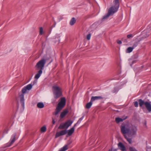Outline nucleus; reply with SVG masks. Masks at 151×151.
Wrapping results in <instances>:
<instances>
[{"label":"nucleus","instance_id":"nucleus-1","mask_svg":"<svg viewBox=\"0 0 151 151\" xmlns=\"http://www.w3.org/2000/svg\"><path fill=\"white\" fill-rule=\"evenodd\" d=\"M121 132L124 136L128 135V137H131L136 134L137 133V128L133 127L130 128V127L127 124L122 123L120 126Z\"/></svg>","mask_w":151,"mask_h":151},{"label":"nucleus","instance_id":"nucleus-2","mask_svg":"<svg viewBox=\"0 0 151 151\" xmlns=\"http://www.w3.org/2000/svg\"><path fill=\"white\" fill-rule=\"evenodd\" d=\"M46 63V60L43 58L38 61L35 66L36 70H39L35 75V78L38 79L42 73V70Z\"/></svg>","mask_w":151,"mask_h":151},{"label":"nucleus","instance_id":"nucleus-3","mask_svg":"<svg viewBox=\"0 0 151 151\" xmlns=\"http://www.w3.org/2000/svg\"><path fill=\"white\" fill-rule=\"evenodd\" d=\"M66 99L65 97L61 98L60 101L58 104L56 108L55 113H53V114L57 115L58 114L59 112L63 109L66 104Z\"/></svg>","mask_w":151,"mask_h":151},{"label":"nucleus","instance_id":"nucleus-4","mask_svg":"<svg viewBox=\"0 0 151 151\" xmlns=\"http://www.w3.org/2000/svg\"><path fill=\"white\" fill-rule=\"evenodd\" d=\"M52 90L55 99H57L63 96L61 88L59 86L56 85L53 86Z\"/></svg>","mask_w":151,"mask_h":151},{"label":"nucleus","instance_id":"nucleus-5","mask_svg":"<svg viewBox=\"0 0 151 151\" xmlns=\"http://www.w3.org/2000/svg\"><path fill=\"white\" fill-rule=\"evenodd\" d=\"M139 107L141 108H143V105L145 106L147 110L149 112H151V104L150 102L147 101H145L141 99H139L138 100Z\"/></svg>","mask_w":151,"mask_h":151},{"label":"nucleus","instance_id":"nucleus-6","mask_svg":"<svg viewBox=\"0 0 151 151\" xmlns=\"http://www.w3.org/2000/svg\"><path fill=\"white\" fill-rule=\"evenodd\" d=\"M119 8V7L117 6H116L115 5L114 7H111L108 10V13L103 16L101 19V20L103 21V20L106 19L109 17L110 15L113 14L118 11Z\"/></svg>","mask_w":151,"mask_h":151},{"label":"nucleus","instance_id":"nucleus-7","mask_svg":"<svg viewBox=\"0 0 151 151\" xmlns=\"http://www.w3.org/2000/svg\"><path fill=\"white\" fill-rule=\"evenodd\" d=\"M73 121L69 120L65 123H61L58 127L59 129H67L69 126L71 125L73 123Z\"/></svg>","mask_w":151,"mask_h":151},{"label":"nucleus","instance_id":"nucleus-8","mask_svg":"<svg viewBox=\"0 0 151 151\" xmlns=\"http://www.w3.org/2000/svg\"><path fill=\"white\" fill-rule=\"evenodd\" d=\"M27 90L24 86L22 90V94L19 95L20 98V102L23 108L24 107V94L26 93Z\"/></svg>","mask_w":151,"mask_h":151},{"label":"nucleus","instance_id":"nucleus-9","mask_svg":"<svg viewBox=\"0 0 151 151\" xmlns=\"http://www.w3.org/2000/svg\"><path fill=\"white\" fill-rule=\"evenodd\" d=\"M147 32H146L145 31L143 33H142V37H141L139 40L134 42L133 44L132 47L134 48L139 44V42L140 41L148 37L149 36V34H147Z\"/></svg>","mask_w":151,"mask_h":151},{"label":"nucleus","instance_id":"nucleus-10","mask_svg":"<svg viewBox=\"0 0 151 151\" xmlns=\"http://www.w3.org/2000/svg\"><path fill=\"white\" fill-rule=\"evenodd\" d=\"M17 135V133L16 132H15L12 134L10 140L9 142L6 144V145L5 146V147H9L14 142L16 139V137Z\"/></svg>","mask_w":151,"mask_h":151},{"label":"nucleus","instance_id":"nucleus-11","mask_svg":"<svg viewBox=\"0 0 151 151\" xmlns=\"http://www.w3.org/2000/svg\"><path fill=\"white\" fill-rule=\"evenodd\" d=\"M66 134V129L62 130L56 133L55 137V138H57L60 136L65 135Z\"/></svg>","mask_w":151,"mask_h":151},{"label":"nucleus","instance_id":"nucleus-12","mask_svg":"<svg viewBox=\"0 0 151 151\" xmlns=\"http://www.w3.org/2000/svg\"><path fill=\"white\" fill-rule=\"evenodd\" d=\"M75 127L73 126L70 129L67 130L66 129V134H67L66 136V137H68V136H71L74 132L75 130Z\"/></svg>","mask_w":151,"mask_h":151},{"label":"nucleus","instance_id":"nucleus-13","mask_svg":"<svg viewBox=\"0 0 151 151\" xmlns=\"http://www.w3.org/2000/svg\"><path fill=\"white\" fill-rule=\"evenodd\" d=\"M118 148L122 151H127L126 148L122 142H119L118 144Z\"/></svg>","mask_w":151,"mask_h":151},{"label":"nucleus","instance_id":"nucleus-14","mask_svg":"<svg viewBox=\"0 0 151 151\" xmlns=\"http://www.w3.org/2000/svg\"><path fill=\"white\" fill-rule=\"evenodd\" d=\"M68 112V109H64L62 112H61L60 117L61 119L63 118L65 115H66Z\"/></svg>","mask_w":151,"mask_h":151},{"label":"nucleus","instance_id":"nucleus-15","mask_svg":"<svg viewBox=\"0 0 151 151\" xmlns=\"http://www.w3.org/2000/svg\"><path fill=\"white\" fill-rule=\"evenodd\" d=\"M127 116H126L125 117L123 118H121L120 117H116L115 118V120L116 123L117 124H118L121 122H123L124 120L127 119Z\"/></svg>","mask_w":151,"mask_h":151},{"label":"nucleus","instance_id":"nucleus-16","mask_svg":"<svg viewBox=\"0 0 151 151\" xmlns=\"http://www.w3.org/2000/svg\"><path fill=\"white\" fill-rule=\"evenodd\" d=\"M103 99V98L101 96H93L91 97V100L93 102L96 100Z\"/></svg>","mask_w":151,"mask_h":151},{"label":"nucleus","instance_id":"nucleus-17","mask_svg":"<svg viewBox=\"0 0 151 151\" xmlns=\"http://www.w3.org/2000/svg\"><path fill=\"white\" fill-rule=\"evenodd\" d=\"M120 88L119 86H116L114 88L113 90L111 92L113 93H117L119 91Z\"/></svg>","mask_w":151,"mask_h":151},{"label":"nucleus","instance_id":"nucleus-18","mask_svg":"<svg viewBox=\"0 0 151 151\" xmlns=\"http://www.w3.org/2000/svg\"><path fill=\"white\" fill-rule=\"evenodd\" d=\"M45 105L42 102H38L37 104V106L39 108L42 109L44 107Z\"/></svg>","mask_w":151,"mask_h":151},{"label":"nucleus","instance_id":"nucleus-19","mask_svg":"<svg viewBox=\"0 0 151 151\" xmlns=\"http://www.w3.org/2000/svg\"><path fill=\"white\" fill-rule=\"evenodd\" d=\"M92 102L93 101L91 100L90 101L86 104V108L87 109H90L92 105Z\"/></svg>","mask_w":151,"mask_h":151},{"label":"nucleus","instance_id":"nucleus-20","mask_svg":"<svg viewBox=\"0 0 151 151\" xmlns=\"http://www.w3.org/2000/svg\"><path fill=\"white\" fill-rule=\"evenodd\" d=\"M76 20L75 18H72L69 24L71 26L73 25L76 23Z\"/></svg>","mask_w":151,"mask_h":151},{"label":"nucleus","instance_id":"nucleus-21","mask_svg":"<svg viewBox=\"0 0 151 151\" xmlns=\"http://www.w3.org/2000/svg\"><path fill=\"white\" fill-rule=\"evenodd\" d=\"M138 57L139 54L137 52L132 56V59H131L130 60H131L133 59H137L138 58Z\"/></svg>","mask_w":151,"mask_h":151},{"label":"nucleus","instance_id":"nucleus-22","mask_svg":"<svg viewBox=\"0 0 151 151\" xmlns=\"http://www.w3.org/2000/svg\"><path fill=\"white\" fill-rule=\"evenodd\" d=\"M134 49V48L132 47H128L127 48L126 52L127 53H130Z\"/></svg>","mask_w":151,"mask_h":151},{"label":"nucleus","instance_id":"nucleus-23","mask_svg":"<svg viewBox=\"0 0 151 151\" xmlns=\"http://www.w3.org/2000/svg\"><path fill=\"white\" fill-rule=\"evenodd\" d=\"M32 86L33 85H32V83H31L27 85L25 87L26 88L27 90L29 91L32 88Z\"/></svg>","mask_w":151,"mask_h":151},{"label":"nucleus","instance_id":"nucleus-24","mask_svg":"<svg viewBox=\"0 0 151 151\" xmlns=\"http://www.w3.org/2000/svg\"><path fill=\"white\" fill-rule=\"evenodd\" d=\"M124 138L126 139L127 141L129 143V144H131L132 143V138H129L127 137V135L124 136Z\"/></svg>","mask_w":151,"mask_h":151},{"label":"nucleus","instance_id":"nucleus-25","mask_svg":"<svg viewBox=\"0 0 151 151\" xmlns=\"http://www.w3.org/2000/svg\"><path fill=\"white\" fill-rule=\"evenodd\" d=\"M68 149L67 145H65L60 150L61 151H66Z\"/></svg>","mask_w":151,"mask_h":151},{"label":"nucleus","instance_id":"nucleus-26","mask_svg":"<svg viewBox=\"0 0 151 151\" xmlns=\"http://www.w3.org/2000/svg\"><path fill=\"white\" fill-rule=\"evenodd\" d=\"M46 127L45 126H43L41 128L40 131L42 132H44L46 130Z\"/></svg>","mask_w":151,"mask_h":151},{"label":"nucleus","instance_id":"nucleus-27","mask_svg":"<svg viewBox=\"0 0 151 151\" xmlns=\"http://www.w3.org/2000/svg\"><path fill=\"white\" fill-rule=\"evenodd\" d=\"M122 40L124 43L127 44L128 43L127 39L126 37H123L122 39Z\"/></svg>","mask_w":151,"mask_h":151},{"label":"nucleus","instance_id":"nucleus-28","mask_svg":"<svg viewBox=\"0 0 151 151\" xmlns=\"http://www.w3.org/2000/svg\"><path fill=\"white\" fill-rule=\"evenodd\" d=\"M119 0H114V5H115L116 6H117L118 7H119Z\"/></svg>","mask_w":151,"mask_h":151},{"label":"nucleus","instance_id":"nucleus-29","mask_svg":"<svg viewBox=\"0 0 151 151\" xmlns=\"http://www.w3.org/2000/svg\"><path fill=\"white\" fill-rule=\"evenodd\" d=\"M130 151H138L136 149L133 147H130L129 148Z\"/></svg>","mask_w":151,"mask_h":151},{"label":"nucleus","instance_id":"nucleus-30","mask_svg":"<svg viewBox=\"0 0 151 151\" xmlns=\"http://www.w3.org/2000/svg\"><path fill=\"white\" fill-rule=\"evenodd\" d=\"M91 33H89L88 34L86 37L87 39L88 40H90L91 38Z\"/></svg>","mask_w":151,"mask_h":151},{"label":"nucleus","instance_id":"nucleus-31","mask_svg":"<svg viewBox=\"0 0 151 151\" xmlns=\"http://www.w3.org/2000/svg\"><path fill=\"white\" fill-rule=\"evenodd\" d=\"M43 29L42 27H40V35H42L43 33Z\"/></svg>","mask_w":151,"mask_h":151},{"label":"nucleus","instance_id":"nucleus-32","mask_svg":"<svg viewBox=\"0 0 151 151\" xmlns=\"http://www.w3.org/2000/svg\"><path fill=\"white\" fill-rule=\"evenodd\" d=\"M134 105L135 107H137L138 106V102L135 101L134 102Z\"/></svg>","mask_w":151,"mask_h":151},{"label":"nucleus","instance_id":"nucleus-33","mask_svg":"<svg viewBox=\"0 0 151 151\" xmlns=\"http://www.w3.org/2000/svg\"><path fill=\"white\" fill-rule=\"evenodd\" d=\"M72 142V141L70 139H69L67 142V146L70 145L71 144Z\"/></svg>","mask_w":151,"mask_h":151},{"label":"nucleus","instance_id":"nucleus-34","mask_svg":"<svg viewBox=\"0 0 151 151\" xmlns=\"http://www.w3.org/2000/svg\"><path fill=\"white\" fill-rule=\"evenodd\" d=\"M136 63V60H133L132 61V63L130 64V65L132 66V65Z\"/></svg>","mask_w":151,"mask_h":151},{"label":"nucleus","instance_id":"nucleus-35","mask_svg":"<svg viewBox=\"0 0 151 151\" xmlns=\"http://www.w3.org/2000/svg\"><path fill=\"white\" fill-rule=\"evenodd\" d=\"M146 151H151V147L147 146Z\"/></svg>","mask_w":151,"mask_h":151},{"label":"nucleus","instance_id":"nucleus-36","mask_svg":"<svg viewBox=\"0 0 151 151\" xmlns=\"http://www.w3.org/2000/svg\"><path fill=\"white\" fill-rule=\"evenodd\" d=\"M127 38H132L133 37V36L132 35V34H130L127 35Z\"/></svg>","mask_w":151,"mask_h":151},{"label":"nucleus","instance_id":"nucleus-37","mask_svg":"<svg viewBox=\"0 0 151 151\" xmlns=\"http://www.w3.org/2000/svg\"><path fill=\"white\" fill-rule=\"evenodd\" d=\"M117 150V149H113L112 147L111 149H109L108 151H116Z\"/></svg>","mask_w":151,"mask_h":151},{"label":"nucleus","instance_id":"nucleus-38","mask_svg":"<svg viewBox=\"0 0 151 151\" xmlns=\"http://www.w3.org/2000/svg\"><path fill=\"white\" fill-rule=\"evenodd\" d=\"M84 115H83L79 119L78 121H80L81 122V121L83 120V118L84 117Z\"/></svg>","mask_w":151,"mask_h":151},{"label":"nucleus","instance_id":"nucleus-39","mask_svg":"<svg viewBox=\"0 0 151 151\" xmlns=\"http://www.w3.org/2000/svg\"><path fill=\"white\" fill-rule=\"evenodd\" d=\"M81 122H80V121L78 120V121H77V123H76L73 126H74V127H75L77 126V125L78 124H79Z\"/></svg>","mask_w":151,"mask_h":151},{"label":"nucleus","instance_id":"nucleus-40","mask_svg":"<svg viewBox=\"0 0 151 151\" xmlns=\"http://www.w3.org/2000/svg\"><path fill=\"white\" fill-rule=\"evenodd\" d=\"M117 43L119 45H120L122 43V41L120 40H118L117 41Z\"/></svg>","mask_w":151,"mask_h":151},{"label":"nucleus","instance_id":"nucleus-41","mask_svg":"<svg viewBox=\"0 0 151 151\" xmlns=\"http://www.w3.org/2000/svg\"><path fill=\"white\" fill-rule=\"evenodd\" d=\"M37 80H34L33 82V84H32V85H33V86L35 84H36L37 83Z\"/></svg>","mask_w":151,"mask_h":151},{"label":"nucleus","instance_id":"nucleus-42","mask_svg":"<svg viewBox=\"0 0 151 151\" xmlns=\"http://www.w3.org/2000/svg\"><path fill=\"white\" fill-rule=\"evenodd\" d=\"M144 125L145 126V127H147V121L146 120H145V122L144 123Z\"/></svg>","mask_w":151,"mask_h":151},{"label":"nucleus","instance_id":"nucleus-43","mask_svg":"<svg viewBox=\"0 0 151 151\" xmlns=\"http://www.w3.org/2000/svg\"><path fill=\"white\" fill-rule=\"evenodd\" d=\"M52 122L53 124H55V121L54 119H53V118H52Z\"/></svg>","mask_w":151,"mask_h":151},{"label":"nucleus","instance_id":"nucleus-44","mask_svg":"<svg viewBox=\"0 0 151 151\" xmlns=\"http://www.w3.org/2000/svg\"><path fill=\"white\" fill-rule=\"evenodd\" d=\"M53 61V59H51V60L50 61V62L48 64H50L51 63H52Z\"/></svg>","mask_w":151,"mask_h":151},{"label":"nucleus","instance_id":"nucleus-45","mask_svg":"<svg viewBox=\"0 0 151 151\" xmlns=\"http://www.w3.org/2000/svg\"><path fill=\"white\" fill-rule=\"evenodd\" d=\"M121 71H119V72H118V75L120 74H121Z\"/></svg>","mask_w":151,"mask_h":151},{"label":"nucleus","instance_id":"nucleus-46","mask_svg":"<svg viewBox=\"0 0 151 151\" xmlns=\"http://www.w3.org/2000/svg\"><path fill=\"white\" fill-rule=\"evenodd\" d=\"M144 66H143V65H142V66H141V68H144Z\"/></svg>","mask_w":151,"mask_h":151},{"label":"nucleus","instance_id":"nucleus-47","mask_svg":"<svg viewBox=\"0 0 151 151\" xmlns=\"http://www.w3.org/2000/svg\"><path fill=\"white\" fill-rule=\"evenodd\" d=\"M58 41H59V42H60V39H58Z\"/></svg>","mask_w":151,"mask_h":151},{"label":"nucleus","instance_id":"nucleus-48","mask_svg":"<svg viewBox=\"0 0 151 151\" xmlns=\"http://www.w3.org/2000/svg\"><path fill=\"white\" fill-rule=\"evenodd\" d=\"M58 151H61L60 150H59Z\"/></svg>","mask_w":151,"mask_h":151}]
</instances>
